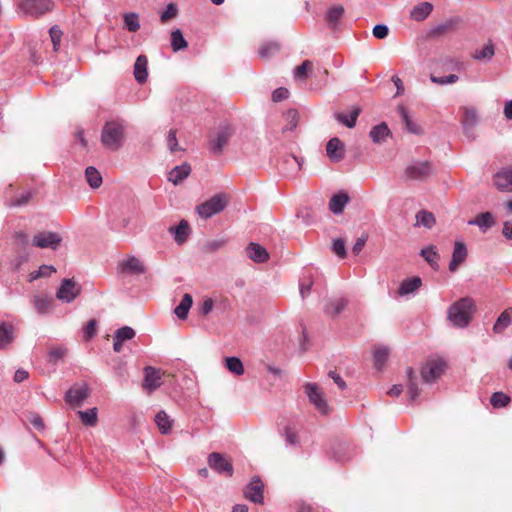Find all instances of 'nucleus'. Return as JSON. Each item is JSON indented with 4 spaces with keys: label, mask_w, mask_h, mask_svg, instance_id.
Here are the masks:
<instances>
[{
    "label": "nucleus",
    "mask_w": 512,
    "mask_h": 512,
    "mask_svg": "<svg viewBox=\"0 0 512 512\" xmlns=\"http://www.w3.org/2000/svg\"><path fill=\"white\" fill-rule=\"evenodd\" d=\"M475 312V303L471 297H464L454 302L448 309V319L455 327H467Z\"/></svg>",
    "instance_id": "obj_1"
},
{
    "label": "nucleus",
    "mask_w": 512,
    "mask_h": 512,
    "mask_svg": "<svg viewBox=\"0 0 512 512\" xmlns=\"http://www.w3.org/2000/svg\"><path fill=\"white\" fill-rule=\"evenodd\" d=\"M125 142V124L120 120L108 121L101 131L102 145L111 151L119 150Z\"/></svg>",
    "instance_id": "obj_2"
},
{
    "label": "nucleus",
    "mask_w": 512,
    "mask_h": 512,
    "mask_svg": "<svg viewBox=\"0 0 512 512\" xmlns=\"http://www.w3.org/2000/svg\"><path fill=\"white\" fill-rule=\"evenodd\" d=\"M53 0H20L17 3V9L23 15L34 19L51 12L54 9Z\"/></svg>",
    "instance_id": "obj_3"
},
{
    "label": "nucleus",
    "mask_w": 512,
    "mask_h": 512,
    "mask_svg": "<svg viewBox=\"0 0 512 512\" xmlns=\"http://www.w3.org/2000/svg\"><path fill=\"white\" fill-rule=\"evenodd\" d=\"M229 202L230 196L228 194L218 193L205 202L199 204L196 207V211L202 219L207 220L211 216L223 211Z\"/></svg>",
    "instance_id": "obj_4"
},
{
    "label": "nucleus",
    "mask_w": 512,
    "mask_h": 512,
    "mask_svg": "<svg viewBox=\"0 0 512 512\" xmlns=\"http://www.w3.org/2000/svg\"><path fill=\"white\" fill-rule=\"evenodd\" d=\"M304 392L307 395L311 404L317 409V411L323 415H327L330 411L327 399L324 392L316 383H305Z\"/></svg>",
    "instance_id": "obj_5"
},
{
    "label": "nucleus",
    "mask_w": 512,
    "mask_h": 512,
    "mask_svg": "<svg viewBox=\"0 0 512 512\" xmlns=\"http://www.w3.org/2000/svg\"><path fill=\"white\" fill-rule=\"evenodd\" d=\"M446 362L440 358L427 361L421 367V379L424 383L437 381L445 372Z\"/></svg>",
    "instance_id": "obj_6"
},
{
    "label": "nucleus",
    "mask_w": 512,
    "mask_h": 512,
    "mask_svg": "<svg viewBox=\"0 0 512 512\" xmlns=\"http://www.w3.org/2000/svg\"><path fill=\"white\" fill-rule=\"evenodd\" d=\"M264 484L259 476H254L245 487L244 497L255 504L264 503Z\"/></svg>",
    "instance_id": "obj_7"
},
{
    "label": "nucleus",
    "mask_w": 512,
    "mask_h": 512,
    "mask_svg": "<svg viewBox=\"0 0 512 512\" xmlns=\"http://www.w3.org/2000/svg\"><path fill=\"white\" fill-rule=\"evenodd\" d=\"M117 272L128 275H141L146 272L143 263L136 256H128L126 259L121 260L117 264Z\"/></svg>",
    "instance_id": "obj_8"
},
{
    "label": "nucleus",
    "mask_w": 512,
    "mask_h": 512,
    "mask_svg": "<svg viewBox=\"0 0 512 512\" xmlns=\"http://www.w3.org/2000/svg\"><path fill=\"white\" fill-rule=\"evenodd\" d=\"M81 292V288L72 279L62 280L60 287L56 292V297L64 302H72Z\"/></svg>",
    "instance_id": "obj_9"
},
{
    "label": "nucleus",
    "mask_w": 512,
    "mask_h": 512,
    "mask_svg": "<svg viewBox=\"0 0 512 512\" xmlns=\"http://www.w3.org/2000/svg\"><path fill=\"white\" fill-rule=\"evenodd\" d=\"M208 464L211 469L219 474H225L226 476L233 475V465L227 460L221 453L212 452L208 456Z\"/></svg>",
    "instance_id": "obj_10"
},
{
    "label": "nucleus",
    "mask_w": 512,
    "mask_h": 512,
    "mask_svg": "<svg viewBox=\"0 0 512 512\" xmlns=\"http://www.w3.org/2000/svg\"><path fill=\"white\" fill-rule=\"evenodd\" d=\"M61 240V236L55 232H39L33 237L32 244L38 248L56 250Z\"/></svg>",
    "instance_id": "obj_11"
},
{
    "label": "nucleus",
    "mask_w": 512,
    "mask_h": 512,
    "mask_svg": "<svg viewBox=\"0 0 512 512\" xmlns=\"http://www.w3.org/2000/svg\"><path fill=\"white\" fill-rule=\"evenodd\" d=\"M406 176L413 180H423L433 173L431 163L428 161H419L408 166L405 169Z\"/></svg>",
    "instance_id": "obj_12"
},
{
    "label": "nucleus",
    "mask_w": 512,
    "mask_h": 512,
    "mask_svg": "<svg viewBox=\"0 0 512 512\" xmlns=\"http://www.w3.org/2000/svg\"><path fill=\"white\" fill-rule=\"evenodd\" d=\"M161 385V370L152 366H146L144 368V379L142 383L143 389L151 393Z\"/></svg>",
    "instance_id": "obj_13"
},
{
    "label": "nucleus",
    "mask_w": 512,
    "mask_h": 512,
    "mask_svg": "<svg viewBox=\"0 0 512 512\" xmlns=\"http://www.w3.org/2000/svg\"><path fill=\"white\" fill-rule=\"evenodd\" d=\"M232 135L233 129L229 125L221 127L216 137L210 142L211 151L216 155H220Z\"/></svg>",
    "instance_id": "obj_14"
},
{
    "label": "nucleus",
    "mask_w": 512,
    "mask_h": 512,
    "mask_svg": "<svg viewBox=\"0 0 512 512\" xmlns=\"http://www.w3.org/2000/svg\"><path fill=\"white\" fill-rule=\"evenodd\" d=\"M90 395V388L87 384L70 388L65 394V401L73 406H81L83 401Z\"/></svg>",
    "instance_id": "obj_15"
},
{
    "label": "nucleus",
    "mask_w": 512,
    "mask_h": 512,
    "mask_svg": "<svg viewBox=\"0 0 512 512\" xmlns=\"http://www.w3.org/2000/svg\"><path fill=\"white\" fill-rule=\"evenodd\" d=\"M326 152L332 162H340L345 156L344 143L337 137L331 138L326 145Z\"/></svg>",
    "instance_id": "obj_16"
},
{
    "label": "nucleus",
    "mask_w": 512,
    "mask_h": 512,
    "mask_svg": "<svg viewBox=\"0 0 512 512\" xmlns=\"http://www.w3.org/2000/svg\"><path fill=\"white\" fill-rule=\"evenodd\" d=\"M245 251L247 257L255 263H264L269 259V253L266 248L258 243L250 242Z\"/></svg>",
    "instance_id": "obj_17"
},
{
    "label": "nucleus",
    "mask_w": 512,
    "mask_h": 512,
    "mask_svg": "<svg viewBox=\"0 0 512 512\" xmlns=\"http://www.w3.org/2000/svg\"><path fill=\"white\" fill-rule=\"evenodd\" d=\"M467 254L468 252L465 244L460 241H456L454 244L452 258L449 263V270L451 272H455L459 265L465 261Z\"/></svg>",
    "instance_id": "obj_18"
},
{
    "label": "nucleus",
    "mask_w": 512,
    "mask_h": 512,
    "mask_svg": "<svg viewBox=\"0 0 512 512\" xmlns=\"http://www.w3.org/2000/svg\"><path fill=\"white\" fill-rule=\"evenodd\" d=\"M495 186L503 191H512V166L504 168L494 175Z\"/></svg>",
    "instance_id": "obj_19"
},
{
    "label": "nucleus",
    "mask_w": 512,
    "mask_h": 512,
    "mask_svg": "<svg viewBox=\"0 0 512 512\" xmlns=\"http://www.w3.org/2000/svg\"><path fill=\"white\" fill-rule=\"evenodd\" d=\"M407 376V390L409 394L410 401H415L417 397L421 394V389L418 385V376L415 373L412 367H408L406 369Z\"/></svg>",
    "instance_id": "obj_20"
},
{
    "label": "nucleus",
    "mask_w": 512,
    "mask_h": 512,
    "mask_svg": "<svg viewBox=\"0 0 512 512\" xmlns=\"http://www.w3.org/2000/svg\"><path fill=\"white\" fill-rule=\"evenodd\" d=\"M148 59L145 55H140L137 57L134 64V77L136 81L140 84L146 82L148 77Z\"/></svg>",
    "instance_id": "obj_21"
},
{
    "label": "nucleus",
    "mask_w": 512,
    "mask_h": 512,
    "mask_svg": "<svg viewBox=\"0 0 512 512\" xmlns=\"http://www.w3.org/2000/svg\"><path fill=\"white\" fill-rule=\"evenodd\" d=\"M348 300L344 297L330 300L324 307V313L330 317H336L346 308Z\"/></svg>",
    "instance_id": "obj_22"
},
{
    "label": "nucleus",
    "mask_w": 512,
    "mask_h": 512,
    "mask_svg": "<svg viewBox=\"0 0 512 512\" xmlns=\"http://www.w3.org/2000/svg\"><path fill=\"white\" fill-rule=\"evenodd\" d=\"M422 285V279L419 276H414L411 278L404 279L399 288H398V294L400 296H405L411 293H414L416 290H418Z\"/></svg>",
    "instance_id": "obj_23"
},
{
    "label": "nucleus",
    "mask_w": 512,
    "mask_h": 512,
    "mask_svg": "<svg viewBox=\"0 0 512 512\" xmlns=\"http://www.w3.org/2000/svg\"><path fill=\"white\" fill-rule=\"evenodd\" d=\"M191 173V166L188 163H183L180 166L174 167L168 176V180L174 185H178L184 179H186Z\"/></svg>",
    "instance_id": "obj_24"
},
{
    "label": "nucleus",
    "mask_w": 512,
    "mask_h": 512,
    "mask_svg": "<svg viewBox=\"0 0 512 512\" xmlns=\"http://www.w3.org/2000/svg\"><path fill=\"white\" fill-rule=\"evenodd\" d=\"M420 256H422L425 261L430 265V267L434 270L439 269V259L440 255L437 251V248L435 245H429L427 247H424L420 251Z\"/></svg>",
    "instance_id": "obj_25"
},
{
    "label": "nucleus",
    "mask_w": 512,
    "mask_h": 512,
    "mask_svg": "<svg viewBox=\"0 0 512 512\" xmlns=\"http://www.w3.org/2000/svg\"><path fill=\"white\" fill-rule=\"evenodd\" d=\"M510 324H512V307L505 309L498 316L493 326V332L495 334H502Z\"/></svg>",
    "instance_id": "obj_26"
},
{
    "label": "nucleus",
    "mask_w": 512,
    "mask_h": 512,
    "mask_svg": "<svg viewBox=\"0 0 512 512\" xmlns=\"http://www.w3.org/2000/svg\"><path fill=\"white\" fill-rule=\"evenodd\" d=\"M350 197L345 192H340L332 196L329 201V209L334 214H339L343 211L346 204L349 202Z\"/></svg>",
    "instance_id": "obj_27"
},
{
    "label": "nucleus",
    "mask_w": 512,
    "mask_h": 512,
    "mask_svg": "<svg viewBox=\"0 0 512 512\" xmlns=\"http://www.w3.org/2000/svg\"><path fill=\"white\" fill-rule=\"evenodd\" d=\"M14 340V326L9 322L0 324V349L6 348Z\"/></svg>",
    "instance_id": "obj_28"
},
{
    "label": "nucleus",
    "mask_w": 512,
    "mask_h": 512,
    "mask_svg": "<svg viewBox=\"0 0 512 512\" xmlns=\"http://www.w3.org/2000/svg\"><path fill=\"white\" fill-rule=\"evenodd\" d=\"M168 232L177 244H184L191 234V226H169Z\"/></svg>",
    "instance_id": "obj_29"
},
{
    "label": "nucleus",
    "mask_w": 512,
    "mask_h": 512,
    "mask_svg": "<svg viewBox=\"0 0 512 512\" xmlns=\"http://www.w3.org/2000/svg\"><path fill=\"white\" fill-rule=\"evenodd\" d=\"M280 50V44L276 41H268L262 43L258 48V54L259 56L264 59L268 60L271 57L275 56Z\"/></svg>",
    "instance_id": "obj_30"
},
{
    "label": "nucleus",
    "mask_w": 512,
    "mask_h": 512,
    "mask_svg": "<svg viewBox=\"0 0 512 512\" xmlns=\"http://www.w3.org/2000/svg\"><path fill=\"white\" fill-rule=\"evenodd\" d=\"M433 10V5L429 2H423L415 6L410 13V16L415 21H423L426 19Z\"/></svg>",
    "instance_id": "obj_31"
},
{
    "label": "nucleus",
    "mask_w": 512,
    "mask_h": 512,
    "mask_svg": "<svg viewBox=\"0 0 512 512\" xmlns=\"http://www.w3.org/2000/svg\"><path fill=\"white\" fill-rule=\"evenodd\" d=\"M193 304L192 296L188 293L184 294L180 303L176 306L174 313L181 320L187 318L189 310Z\"/></svg>",
    "instance_id": "obj_32"
},
{
    "label": "nucleus",
    "mask_w": 512,
    "mask_h": 512,
    "mask_svg": "<svg viewBox=\"0 0 512 512\" xmlns=\"http://www.w3.org/2000/svg\"><path fill=\"white\" fill-rule=\"evenodd\" d=\"M361 113L360 107H354L352 111L350 112L349 116H347L344 113H336L335 118L337 121L342 123L343 125L347 126L348 128H353L356 125V121L358 116Z\"/></svg>",
    "instance_id": "obj_33"
},
{
    "label": "nucleus",
    "mask_w": 512,
    "mask_h": 512,
    "mask_svg": "<svg viewBox=\"0 0 512 512\" xmlns=\"http://www.w3.org/2000/svg\"><path fill=\"white\" fill-rule=\"evenodd\" d=\"M374 143H382L390 135V130L386 123L374 126L369 133Z\"/></svg>",
    "instance_id": "obj_34"
},
{
    "label": "nucleus",
    "mask_w": 512,
    "mask_h": 512,
    "mask_svg": "<svg viewBox=\"0 0 512 512\" xmlns=\"http://www.w3.org/2000/svg\"><path fill=\"white\" fill-rule=\"evenodd\" d=\"M155 423L162 434H168L171 431L172 421L164 410L156 414Z\"/></svg>",
    "instance_id": "obj_35"
},
{
    "label": "nucleus",
    "mask_w": 512,
    "mask_h": 512,
    "mask_svg": "<svg viewBox=\"0 0 512 512\" xmlns=\"http://www.w3.org/2000/svg\"><path fill=\"white\" fill-rule=\"evenodd\" d=\"M97 408H90L85 411H78V416L83 425L94 427L97 424L98 416H97Z\"/></svg>",
    "instance_id": "obj_36"
},
{
    "label": "nucleus",
    "mask_w": 512,
    "mask_h": 512,
    "mask_svg": "<svg viewBox=\"0 0 512 512\" xmlns=\"http://www.w3.org/2000/svg\"><path fill=\"white\" fill-rule=\"evenodd\" d=\"M397 111L400 114V116H401L403 122L405 123L406 128L409 132L414 133V134L421 133L420 127L410 118L408 111L406 110V108L404 106L399 105L397 107Z\"/></svg>",
    "instance_id": "obj_37"
},
{
    "label": "nucleus",
    "mask_w": 512,
    "mask_h": 512,
    "mask_svg": "<svg viewBox=\"0 0 512 512\" xmlns=\"http://www.w3.org/2000/svg\"><path fill=\"white\" fill-rule=\"evenodd\" d=\"M494 53V45L491 42H489L485 44L482 48L476 49L471 56L473 59L479 61L490 60L494 56Z\"/></svg>",
    "instance_id": "obj_38"
},
{
    "label": "nucleus",
    "mask_w": 512,
    "mask_h": 512,
    "mask_svg": "<svg viewBox=\"0 0 512 512\" xmlns=\"http://www.w3.org/2000/svg\"><path fill=\"white\" fill-rule=\"evenodd\" d=\"M343 14L344 7L342 5H335L329 9L326 20L332 28H335Z\"/></svg>",
    "instance_id": "obj_39"
},
{
    "label": "nucleus",
    "mask_w": 512,
    "mask_h": 512,
    "mask_svg": "<svg viewBox=\"0 0 512 512\" xmlns=\"http://www.w3.org/2000/svg\"><path fill=\"white\" fill-rule=\"evenodd\" d=\"M389 356V349L385 346H381L375 349L373 355L374 366L380 370L386 363Z\"/></svg>",
    "instance_id": "obj_40"
},
{
    "label": "nucleus",
    "mask_w": 512,
    "mask_h": 512,
    "mask_svg": "<svg viewBox=\"0 0 512 512\" xmlns=\"http://www.w3.org/2000/svg\"><path fill=\"white\" fill-rule=\"evenodd\" d=\"M225 366L226 368L235 375H242L244 374V366L242 361L238 357H227L225 359Z\"/></svg>",
    "instance_id": "obj_41"
},
{
    "label": "nucleus",
    "mask_w": 512,
    "mask_h": 512,
    "mask_svg": "<svg viewBox=\"0 0 512 512\" xmlns=\"http://www.w3.org/2000/svg\"><path fill=\"white\" fill-rule=\"evenodd\" d=\"M86 180L92 188H98L102 184V177L95 167H87L85 171Z\"/></svg>",
    "instance_id": "obj_42"
},
{
    "label": "nucleus",
    "mask_w": 512,
    "mask_h": 512,
    "mask_svg": "<svg viewBox=\"0 0 512 512\" xmlns=\"http://www.w3.org/2000/svg\"><path fill=\"white\" fill-rule=\"evenodd\" d=\"M285 120L287 121V124L282 128L283 132L286 131H293L296 129L299 121V114L298 111L295 109L288 110L285 115Z\"/></svg>",
    "instance_id": "obj_43"
},
{
    "label": "nucleus",
    "mask_w": 512,
    "mask_h": 512,
    "mask_svg": "<svg viewBox=\"0 0 512 512\" xmlns=\"http://www.w3.org/2000/svg\"><path fill=\"white\" fill-rule=\"evenodd\" d=\"M187 41L184 39L182 32L176 29L171 32V46L176 52L187 47Z\"/></svg>",
    "instance_id": "obj_44"
},
{
    "label": "nucleus",
    "mask_w": 512,
    "mask_h": 512,
    "mask_svg": "<svg viewBox=\"0 0 512 512\" xmlns=\"http://www.w3.org/2000/svg\"><path fill=\"white\" fill-rule=\"evenodd\" d=\"M511 401L510 396L503 392H494L490 398V403L494 408L507 406Z\"/></svg>",
    "instance_id": "obj_45"
},
{
    "label": "nucleus",
    "mask_w": 512,
    "mask_h": 512,
    "mask_svg": "<svg viewBox=\"0 0 512 512\" xmlns=\"http://www.w3.org/2000/svg\"><path fill=\"white\" fill-rule=\"evenodd\" d=\"M125 27L130 32H136L140 28L139 18L136 13H127L124 15Z\"/></svg>",
    "instance_id": "obj_46"
},
{
    "label": "nucleus",
    "mask_w": 512,
    "mask_h": 512,
    "mask_svg": "<svg viewBox=\"0 0 512 512\" xmlns=\"http://www.w3.org/2000/svg\"><path fill=\"white\" fill-rule=\"evenodd\" d=\"M452 29H453L452 22H445V23L439 24L435 28L431 29L428 35L431 38H437V37H441V36L449 33L450 31H452Z\"/></svg>",
    "instance_id": "obj_47"
},
{
    "label": "nucleus",
    "mask_w": 512,
    "mask_h": 512,
    "mask_svg": "<svg viewBox=\"0 0 512 512\" xmlns=\"http://www.w3.org/2000/svg\"><path fill=\"white\" fill-rule=\"evenodd\" d=\"M477 122V111L474 108H464L462 123L465 127L474 126Z\"/></svg>",
    "instance_id": "obj_48"
},
{
    "label": "nucleus",
    "mask_w": 512,
    "mask_h": 512,
    "mask_svg": "<svg viewBox=\"0 0 512 512\" xmlns=\"http://www.w3.org/2000/svg\"><path fill=\"white\" fill-rule=\"evenodd\" d=\"M135 330L129 326H123L115 331L114 337L121 342L131 340L135 337Z\"/></svg>",
    "instance_id": "obj_49"
},
{
    "label": "nucleus",
    "mask_w": 512,
    "mask_h": 512,
    "mask_svg": "<svg viewBox=\"0 0 512 512\" xmlns=\"http://www.w3.org/2000/svg\"><path fill=\"white\" fill-rule=\"evenodd\" d=\"M67 353V349L65 347H53L48 352V361L50 363L56 364L59 360H61Z\"/></svg>",
    "instance_id": "obj_50"
},
{
    "label": "nucleus",
    "mask_w": 512,
    "mask_h": 512,
    "mask_svg": "<svg viewBox=\"0 0 512 512\" xmlns=\"http://www.w3.org/2000/svg\"><path fill=\"white\" fill-rule=\"evenodd\" d=\"M331 249L341 259L347 256L345 240L343 238L334 239Z\"/></svg>",
    "instance_id": "obj_51"
},
{
    "label": "nucleus",
    "mask_w": 512,
    "mask_h": 512,
    "mask_svg": "<svg viewBox=\"0 0 512 512\" xmlns=\"http://www.w3.org/2000/svg\"><path fill=\"white\" fill-rule=\"evenodd\" d=\"M227 242H228V239H226V238H220V239L207 241L204 244V250L206 252H216L219 249H221L222 247H224L227 244Z\"/></svg>",
    "instance_id": "obj_52"
},
{
    "label": "nucleus",
    "mask_w": 512,
    "mask_h": 512,
    "mask_svg": "<svg viewBox=\"0 0 512 512\" xmlns=\"http://www.w3.org/2000/svg\"><path fill=\"white\" fill-rule=\"evenodd\" d=\"M415 217L416 224H434L436 222L433 213L426 210H420Z\"/></svg>",
    "instance_id": "obj_53"
},
{
    "label": "nucleus",
    "mask_w": 512,
    "mask_h": 512,
    "mask_svg": "<svg viewBox=\"0 0 512 512\" xmlns=\"http://www.w3.org/2000/svg\"><path fill=\"white\" fill-rule=\"evenodd\" d=\"M35 308L40 314H46L51 306V300L45 297L36 296L34 300Z\"/></svg>",
    "instance_id": "obj_54"
},
{
    "label": "nucleus",
    "mask_w": 512,
    "mask_h": 512,
    "mask_svg": "<svg viewBox=\"0 0 512 512\" xmlns=\"http://www.w3.org/2000/svg\"><path fill=\"white\" fill-rule=\"evenodd\" d=\"M459 77L456 74H450L445 77H438L433 74L430 75V80L438 85L454 84L458 81Z\"/></svg>",
    "instance_id": "obj_55"
},
{
    "label": "nucleus",
    "mask_w": 512,
    "mask_h": 512,
    "mask_svg": "<svg viewBox=\"0 0 512 512\" xmlns=\"http://www.w3.org/2000/svg\"><path fill=\"white\" fill-rule=\"evenodd\" d=\"M56 272V269L52 265H42L39 267L38 271L31 273V280L40 278V277H49L52 273Z\"/></svg>",
    "instance_id": "obj_56"
},
{
    "label": "nucleus",
    "mask_w": 512,
    "mask_h": 512,
    "mask_svg": "<svg viewBox=\"0 0 512 512\" xmlns=\"http://www.w3.org/2000/svg\"><path fill=\"white\" fill-rule=\"evenodd\" d=\"M49 34H50L51 42L53 44V49H54V51H57L60 46L62 31L60 30V28L58 26H52L49 30Z\"/></svg>",
    "instance_id": "obj_57"
},
{
    "label": "nucleus",
    "mask_w": 512,
    "mask_h": 512,
    "mask_svg": "<svg viewBox=\"0 0 512 512\" xmlns=\"http://www.w3.org/2000/svg\"><path fill=\"white\" fill-rule=\"evenodd\" d=\"M494 218L490 212L478 214L474 219L469 220L468 224H493Z\"/></svg>",
    "instance_id": "obj_58"
},
{
    "label": "nucleus",
    "mask_w": 512,
    "mask_h": 512,
    "mask_svg": "<svg viewBox=\"0 0 512 512\" xmlns=\"http://www.w3.org/2000/svg\"><path fill=\"white\" fill-rule=\"evenodd\" d=\"M177 130L171 129L167 136V145L171 152H176L182 150L178 145V140L176 138Z\"/></svg>",
    "instance_id": "obj_59"
},
{
    "label": "nucleus",
    "mask_w": 512,
    "mask_h": 512,
    "mask_svg": "<svg viewBox=\"0 0 512 512\" xmlns=\"http://www.w3.org/2000/svg\"><path fill=\"white\" fill-rule=\"evenodd\" d=\"M177 12H178V9L175 4H173V3L168 4L165 11L160 16L161 22L165 23L168 20L176 17Z\"/></svg>",
    "instance_id": "obj_60"
},
{
    "label": "nucleus",
    "mask_w": 512,
    "mask_h": 512,
    "mask_svg": "<svg viewBox=\"0 0 512 512\" xmlns=\"http://www.w3.org/2000/svg\"><path fill=\"white\" fill-rule=\"evenodd\" d=\"M313 68V64L309 60H305L301 65H299L295 70V77L305 78L307 77V72L311 71Z\"/></svg>",
    "instance_id": "obj_61"
},
{
    "label": "nucleus",
    "mask_w": 512,
    "mask_h": 512,
    "mask_svg": "<svg viewBox=\"0 0 512 512\" xmlns=\"http://www.w3.org/2000/svg\"><path fill=\"white\" fill-rule=\"evenodd\" d=\"M97 329V321L95 319H91L87 322L84 327V335L87 340L93 338L96 335Z\"/></svg>",
    "instance_id": "obj_62"
},
{
    "label": "nucleus",
    "mask_w": 512,
    "mask_h": 512,
    "mask_svg": "<svg viewBox=\"0 0 512 512\" xmlns=\"http://www.w3.org/2000/svg\"><path fill=\"white\" fill-rule=\"evenodd\" d=\"M285 440L290 445H296L298 443V436L296 432L290 427L285 426L284 428Z\"/></svg>",
    "instance_id": "obj_63"
},
{
    "label": "nucleus",
    "mask_w": 512,
    "mask_h": 512,
    "mask_svg": "<svg viewBox=\"0 0 512 512\" xmlns=\"http://www.w3.org/2000/svg\"><path fill=\"white\" fill-rule=\"evenodd\" d=\"M28 420L37 430H43L45 428L42 417L37 413H30Z\"/></svg>",
    "instance_id": "obj_64"
}]
</instances>
